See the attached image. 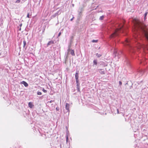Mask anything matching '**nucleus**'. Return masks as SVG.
<instances>
[{
    "instance_id": "obj_28",
    "label": "nucleus",
    "mask_w": 148,
    "mask_h": 148,
    "mask_svg": "<svg viewBox=\"0 0 148 148\" xmlns=\"http://www.w3.org/2000/svg\"><path fill=\"white\" fill-rule=\"evenodd\" d=\"M142 130H143V131H147V128H146V129H143V128L142 129Z\"/></svg>"
},
{
    "instance_id": "obj_43",
    "label": "nucleus",
    "mask_w": 148,
    "mask_h": 148,
    "mask_svg": "<svg viewBox=\"0 0 148 148\" xmlns=\"http://www.w3.org/2000/svg\"><path fill=\"white\" fill-rule=\"evenodd\" d=\"M34 22H34L33 23H32V24H33V23H34Z\"/></svg>"
},
{
    "instance_id": "obj_10",
    "label": "nucleus",
    "mask_w": 148,
    "mask_h": 148,
    "mask_svg": "<svg viewBox=\"0 0 148 148\" xmlns=\"http://www.w3.org/2000/svg\"><path fill=\"white\" fill-rule=\"evenodd\" d=\"M54 43V41L52 40L49 41L47 45V47H48L50 45L52 44H53Z\"/></svg>"
},
{
    "instance_id": "obj_26",
    "label": "nucleus",
    "mask_w": 148,
    "mask_h": 148,
    "mask_svg": "<svg viewBox=\"0 0 148 148\" xmlns=\"http://www.w3.org/2000/svg\"><path fill=\"white\" fill-rule=\"evenodd\" d=\"M119 84L120 86H121L122 84V82L121 81H119Z\"/></svg>"
},
{
    "instance_id": "obj_29",
    "label": "nucleus",
    "mask_w": 148,
    "mask_h": 148,
    "mask_svg": "<svg viewBox=\"0 0 148 148\" xmlns=\"http://www.w3.org/2000/svg\"><path fill=\"white\" fill-rule=\"evenodd\" d=\"M68 140H69L68 137L67 136H66V142L68 141Z\"/></svg>"
},
{
    "instance_id": "obj_16",
    "label": "nucleus",
    "mask_w": 148,
    "mask_h": 148,
    "mask_svg": "<svg viewBox=\"0 0 148 148\" xmlns=\"http://www.w3.org/2000/svg\"><path fill=\"white\" fill-rule=\"evenodd\" d=\"M94 64L97 65V61L96 60H94L93 62Z\"/></svg>"
},
{
    "instance_id": "obj_27",
    "label": "nucleus",
    "mask_w": 148,
    "mask_h": 148,
    "mask_svg": "<svg viewBox=\"0 0 148 148\" xmlns=\"http://www.w3.org/2000/svg\"><path fill=\"white\" fill-rule=\"evenodd\" d=\"M54 101V100H51L50 101H48V102L49 103H52V102H53Z\"/></svg>"
},
{
    "instance_id": "obj_11",
    "label": "nucleus",
    "mask_w": 148,
    "mask_h": 148,
    "mask_svg": "<svg viewBox=\"0 0 148 148\" xmlns=\"http://www.w3.org/2000/svg\"><path fill=\"white\" fill-rule=\"evenodd\" d=\"M61 13V12L60 11H59L57 12L53 16V18H55L56 16L58 15V14H59Z\"/></svg>"
},
{
    "instance_id": "obj_20",
    "label": "nucleus",
    "mask_w": 148,
    "mask_h": 148,
    "mask_svg": "<svg viewBox=\"0 0 148 148\" xmlns=\"http://www.w3.org/2000/svg\"><path fill=\"white\" fill-rule=\"evenodd\" d=\"M37 94L38 95H42V93L38 91L37 92Z\"/></svg>"
},
{
    "instance_id": "obj_35",
    "label": "nucleus",
    "mask_w": 148,
    "mask_h": 148,
    "mask_svg": "<svg viewBox=\"0 0 148 148\" xmlns=\"http://www.w3.org/2000/svg\"><path fill=\"white\" fill-rule=\"evenodd\" d=\"M117 113L118 114H119V110L118 109H117Z\"/></svg>"
},
{
    "instance_id": "obj_1",
    "label": "nucleus",
    "mask_w": 148,
    "mask_h": 148,
    "mask_svg": "<svg viewBox=\"0 0 148 148\" xmlns=\"http://www.w3.org/2000/svg\"><path fill=\"white\" fill-rule=\"evenodd\" d=\"M139 19H133L134 23L133 31L134 34L133 39H127L125 45L130 53H134L135 51L134 47L132 45L135 42L137 44L139 43V40H144L148 43V29L146 25Z\"/></svg>"
},
{
    "instance_id": "obj_38",
    "label": "nucleus",
    "mask_w": 148,
    "mask_h": 148,
    "mask_svg": "<svg viewBox=\"0 0 148 148\" xmlns=\"http://www.w3.org/2000/svg\"><path fill=\"white\" fill-rule=\"evenodd\" d=\"M33 19H31V21H30L31 22L32 20ZM30 21V19L29 20V21H28V22H29Z\"/></svg>"
},
{
    "instance_id": "obj_48",
    "label": "nucleus",
    "mask_w": 148,
    "mask_h": 148,
    "mask_svg": "<svg viewBox=\"0 0 148 148\" xmlns=\"http://www.w3.org/2000/svg\"><path fill=\"white\" fill-rule=\"evenodd\" d=\"M67 58V56H66V58Z\"/></svg>"
},
{
    "instance_id": "obj_3",
    "label": "nucleus",
    "mask_w": 148,
    "mask_h": 148,
    "mask_svg": "<svg viewBox=\"0 0 148 148\" xmlns=\"http://www.w3.org/2000/svg\"><path fill=\"white\" fill-rule=\"evenodd\" d=\"M83 9L82 8H79L78 10V18H81L82 17V12L83 11Z\"/></svg>"
},
{
    "instance_id": "obj_47",
    "label": "nucleus",
    "mask_w": 148,
    "mask_h": 148,
    "mask_svg": "<svg viewBox=\"0 0 148 148\" xmlns=\"http://www.w3.org/2000/svg\"><path fill=\"white\" fill-rule=\"evenodd\" d=\"M101 20H102L103 19H100Z\"/></svg>"
},
{
    "instance_id": "obj_39",
    "label": "nucleus",
    "mask_w": 148,
    "mask_h": 148,
    "mask_svg": "<svg viewBox=\"0 0 148 148\" xmlns=\"http://www.w3.org/2000/svg\"><path fill=\"white\" fill-rule=\"evenodd\" d=\"M70 20L71 21H72L73 19H70Z\"/></svg>"
},
{
    "instance_id": "obj_31",
    "label": "nucleus",
    "mask_w": 148,
    "mask_h": 148,
    "mask_svg": "<svg viewBox=\"0 0 148 148\" xmlns=\"http://www.w3.org/2000/svg\"><path fill=\"white\" fill-rule=\"evenodd\" d=\"M18 30L20 31L21 30V27H19V26L18 27Z\"/></svg>"
},
{
    "instance_id": "obj_25",
    "label": "nucleus",
    "mask_w": 148,
    "mask_h": 148,
    "mask_svg": "<svg viewBox=\"0 0 148 148\" xmlns=\"http://www.w3.org/2000/svg\"><path fill=\"white\" fill-rule=\"evenodd\" d=\"M27 17L28 18H30L31 17L29 16V13H28L27 15Z\"/></svg>"
},
{
    "instance_id": "obj_34",
    "label": "nucleus",
    "mask_w": 148,
    "mask_h": 148,
    "mask_svg": "<svg viewBox=\"0 0 148 148\" xmlns=\"http://www.w3.org/2000/svg\"><path fill=\"white\" fill-rule=\"evenodd\" d=\"M114 53H115V56H116L117 55V52H114Z\"/></svg>"
},
{
    "instance_id": "obj_19",
    "label": "nucleus",
    "mask_w": 148,
    "mask_h": 148,
    "mask_svg": "<svg viewBox=\"0 0 148 148\" xmlns=\"http://www.w3.org/2000/svg\"><path fill=\"white\" fill-rule=\"evenodd\" d=\"M147 14H148L147 12H146L145 13V14H144V18H146V16L147 15Z\"/></svg>"
},
{
    "instance_id": "obj_23",
    "label": "nucleus",
    "mask_w": 148,
    "mask_h": 148,
    "mask_svg": "<svg viewBox=\"0 0 148 148\" xmlns=\"http://www.w3.org/2000/svg\"><path fill=\"white\" fill-rule=\"evenodd\" d=\"M104 17H105V16L102 15L99 18H103Z\"/></svg>"
},
{
    "instance_id": "obj_18",
    "label": "nucleus",
    "mask_w": 148,
    "mask_h": 148,
    "mask_svg": "<svg viewBox=\"0 0 148 148\" xmlns=\"http://www.w3.org/2000/svg\"><path fill=\"white\" fill-rule=\"evenodd\" d=\"M97 40H92V42H97Z\"/></svg>"
},
{
    "instance_id": "obj_6",
    "label": "nucleus",
    "mask_w": 148,
    "mask_h": 148,
    "mask_svg": "<svg viewBox=\"0 0 148 148\" xmlns=\"http://www.w3.org/2000/svg\"><path fill=\"white\" fill-rule=\"evenodd\" d=\"M20 84H23L24 85L25 87H27L28 86V84L25 81H22L21 82H20Z\"/></svg>"
},
{
    "instance_id": "obj_44",
    "label": "nucleus",
    "mask_w": 148,
    "mask_h": 148,
    "mask_svg": "<svg viewBox=\"0 0 148 148\" xmlns=\"http://www.w3.org/2000/svg\"><path fill=\"white\" fill-rule=\"evenodd\" d=\"M74 18V17H73V18H72V19H73Z\"/></svg>"
},
{
    "instance_id": "obj_14",
    "label": "nucleus",
    "mask_w": 148,
    "mask_h": 148,
    "mask_svg": "<svg viewBox=\"0 0 148 148\" xmlns=\"http://www.w3.org/2000/svg\"><path fill=\"white\" fill-rule=\"evenodd\" d=\"M70 53L73 56H74L75 55L74 51L73 50H71Z\"/></svg>"
},
{
    "instance_id": "obj_21",
    "label": "nucleus",
    "mask_w": 148,
    "mask_h": 148,
    "mask_svg": "<svg viewBox=\"0 0 148 148\" xmlns=\"http://www.w3.org/2000/svg\"><path fill=\"white\" fill-rule=\"evenodd\" d=\"M42 90L45 93L47 92V90H45L44 88H42Z\"/></svg>"
},
{
    "instance_id": "obj_2",
    "label": "nucleus",
    "mask_w": 148,
    "mask_h": 148,
    "mask_svg": "<svg viewBox=\"0 0 148 148\" xmlns=\"http://www.w3.org/2000/svg\"><path fill=\"white\" fill-rule=\"evenodd\" d=\"M132 83L130 81H127L125 84L126 87L129 89H131L132 88Z\"/></svg>"
},
{
    "instance_id": "obj_45",
    "label": "nucleus",
    "mask_w": 148,
    "mask_h": 148,
    "mask_svg": "<svg viewBox=\"0 0 148 148\" xmlns=\"http://www.w3.org/2000/svg\"><path fill=\"white\" fill-rule=\"evenodd\" d=\"M145 19H144V21H145Z\"/></svg>"
},
{
    "instance_id": "obj_13",
    "label": "nucleus",
    "mask_w": 148,
    "mask_h": 148,
    "mask_svg": "<svg viewBox=\"0 0 148 148\" xmlns=\"http://www.w3.org/2000/svg\"><path fill=\"white\" fill-rule=\"evenodd\" d=\"M99 73L101 74H105V71L104 70L102 69H101L99 70Z\"/></svg>"
},
{
    "instance_id": "obj_32",
    "label": "nucleus",
    "mask_w": 148,
    "mask_h": 148,
    "mask_svg": "<svg viewBox=\"0 0 148 148\" xmlns=\"http://www.w3.org/2000/svg\"><path fill=\"white\" fill-rule=\"evenodd\" d=\"M56 109L57 111H58L59 110V107H58L56 108Z\"/></svg>"
},
{
    "instance_id": "obj_40",
    "label": "nucleus",
    "mask_w": 148,
    "mask_h": 148,
    "mask_svg": "<svg viewBox=\"0 0 148 148\" xmlns=\"http://www.w3.org/2000/svg\"><path fill=\"white\" fill-rule=\"evenodd\" d=\"M129 65H130V66H131V64L130 63V62H129Z\"/></svg>"
},
{
    "instance_id": "obj_5",
    "label": "nucleus",
    "mask_w": 148,
    "mask_h": 148,
    "mask_svg": "<svg viewBox=\"0 0 148 148\" xmlns=\"http://www.w3.org/2000/svg\"><path fill=\"white\" fill-rule=\"evenodd\" d=\"M75 77L76 79V83L79 82V73L78 71H77V72L75 73Z\"/></svg>"
},
{
    "instance_id": "obj_41",
    "label": "nucleus",
    "mask_w": 148,
    "mask_h": 148,
    "mask_svg": "<svg viewBox=\"0 0 148 148\" xmlns=\"http://www.w3.org/2000/svg\"><path fill=\"white\" fill-rule=\"evenodd\" d=\"M1 55V53H0V56Z\"/></svg>"
},
{
    "instance_id": "obj_22",
    "label": "nucleus",
    "mask_w": 148,
    "mask_h": 148,
    "mask_svg": "<svg viewBox=\"0 0 148 148\" xmlns=\"http://www.w3.org/2000/svg\"><path fill=\"white\" fill-rule=\"evenodd\" d=\"M21 0H17L16 1L15 3H18L20 2Z\"/></svg>"
},
{
    "instance_id": "obj_8",
    "label": "nucleus",
    "mask_w": 148,
    "mask_h": 148,
    "mask_svg": "<svg viewBox=\"0 0 148 148\" xmlns=\"http://www.w3.org/2000/svg\"><path fill=\"white\" fill-rule=\"evenodd\" d=\"M69 104L68 103H66L65 105V108L67 110V112H69Z\"/></svg>"
},
{
    "instance_id": "obj_42",
    "label": "nucleus",
    "mask_w": 148,
    "mask_h": 148,
    "mask_svg": "<svg viewBox=\"0 0 148 148\" xmlns=\"http://www.w3.org/2000/svg\"><path fill=\"white\" fill-rule=\"evenodd\" d=\"M123 19V21H124V20L125 19Z\"/></svg>"
},
{
    "instance_id": "obj_37",
    "label": "nucleus",
    "mask_w": 148,
    "mask_h": 148,
    "mask_svg": "<svg viewBox=\"0 0 148 148\" xmlns=\"http://www.w3.org/2000/svg\"><path fill=\"white\" fill-rule=\"evenodd\" d=\"M70 50L71 51V50L70 49H68V51H69V52Z\"/></svg>"
},
{
    "instance_id": "obj_30",
    "label": "nucleus",
    "mask_w": 148,
    "mask_h": 148,
    "mask_svg": "<svg viewBox=\"0 0 148 148\" xmlns=\"http://www.w3.org/2000/svg\"><path fill=\"white\" fill-rule=\"evenodd\" d=\"M0 21L1 22V24H2L3 23V19H0Z\"/></svg>"
},
{
    "instance_id": "obj_7",
    "label": "nucleus",
    "mask_w": 148,
    "mask_h": 148,
    "mask_svg": "<svg viewBox=\"0 0 148 148\" xmlns=\"http://www.w3.org/2000/svg\"><path fill=\"white\" fill-rule=\"evenodd\" d=\"M77 84V88L78 91L79 92H80V83L79 82L76 83Z\"/></svg>"
},
{
    "instance_id": "obj_15",
    "label": "nucleus",
    "mask_w": 148,
    "mask_h": 148,
    "mask_svg": "<svg viewBox=\"0 0 148 148\" xmlns=\"http://www.w3.org/2000/svg\"><path fill=\"white\" fill-rule=\"evenodd\" d=\"M96 56L98 58H99L101 56V55L100 54H99L98 53H97L96 54Z\"/></svg>"
},
{
    "instance_id": "obj_46",
    "label": "nucleus",
    "mask_w": 148,
    "mask_h": 148,
    "mask_svg": "<svg viewBox=\"0 0 148 148\" xmlns=\"http://www.w3.org/2000/svg\"><path fill=\"white\" fill-rule=\"evenodd\" d=\"M66 129H67V126L66 127Z\"/></svg>"
},
{
    "instance_id": "obj_24",
    "label": "nucleus",
    "mask_w": 148,
    "mask_h": 148,
    "mask_svg": "<svg viewBox=\"0 0 148 148\" xmlns=\"http://www.w3.org/2000/svg\"><path fill=\"white\" fill-rule=\"evenodd\" d=\"M79 19H77L76 21V22L77 24H78L79 23Z\"/></svg>"
},
{
    "instance_id": "obj_17",
    "label": "nucleus",
    "mask_w": 148,
    "mask_h": 148,
    "mask_svg": "<svg viewBox=\"0 0 148 148\" xmlns=\"http://www.w3.org/2000/svg\"><path fill=\"white\" fill-rule=\"evenodd\" d=\"M63 30V29H62L61 31H60V32L59 33H58V36H57V38L59 37L60 36V35H61V31H62Z\"/></svg>"
},
{
    "instance_id": "obj_4",
    "label": "nucleus",
    "mask_w": 148,
    "mask_h": 148,
    "mask_svg": "<svg viewBox=\"0 0 148 148\" xmlns=\"http://www.w3.org/2000/svg\"><path fill=\"white\" fill-rule=\"evenodd\" d=\"M137 72L140 73L141 76L144 73L145 71L144 69H137Z\"/></svg>"
},
{
    "instance_id": "obj_33",
    "label": "nucleus",
    "mask_w": 148,
    "mask_h": 148,
    "mask_svg": "<svg viewBox=\"0 0 148 148\" xmlns=\"http://www.w3.org/2000/svg\"><path fill=\"white\" fill-rule=\"evenodd\" d=\"M22 23H21L20 25H19V26L20 27H21V26H22Z\"/></svg>"
},
{
    "instance_id": "obj_9",
    "label": "nucleus",
    "mask_w": 148,
    "mask_h": 148,
    "mask_svg": "<svg viewBox=\"0 0 148 148\" xmlns=\"http://www.w3.org/2000/svg\"><path fill=\"white\" fill-rule=\"evenodd\" d=\"M23 47L24 48H25V50H26L27 49V46H26V45H27L26 42L25 40H24L23 41Z\"/></svg>"
},
{
    "instance_id": "obj_12",
    "label": "nucleus",
    "mask_w": 148,
    "mask_h": 148,
    "mask_svg": "<svg viewBox=\"0 0 148 148\" xmlns=\"http://www.w3.org/2000/svg\"><path fill=\"white\" fill-rule=\"evenodd\" d=\"M28 106L30 108H32L34 106V105L31 102H29L28 103Z\"/></svg>"
},
{
    "instance_id": "obj_36",
    "label": "nucleus",
    "mask_w": 148,
    "mask_h": 148,
    "mask_svg": "<svg viewBox=\"0 0 148 148\" xmlns=\"http://www.w3.org/2000/svg\"><path fill=\"white\" fill-rule=\"evenodd\" d=\"M73 36H72L71 37V40L73 39Z\"/></svg>"
}]
</instances>
